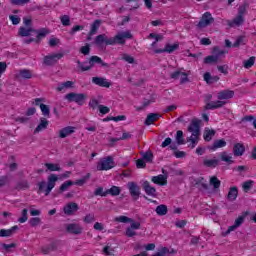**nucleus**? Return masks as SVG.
Returning <instances> with one entry per match:
<instances>
[{
	"mask_svg": "<svg viewBox=\"0 0 256 256\" xmlns=\"http://www.w3.org/2000/svg\"><path fill=\"white\" fill-rule=\"evenodd\" d=\"M37 35V40L36 41H41L42 39H45L49 33H51L50 29L47 28H40L38 30L34 28H25V27H20L18 31V35L20 37H29L31 35Z\"/></svg>",
	"mask_w": 256,
	"mask_h": 256,
	"instance_id": "f257e3e1",
	"label": "nucleus"
},
{
	"mask_svg": "<svg viewBox=\"0 0 256 256\" xmlns=\"http://www.w3.org/2000/svg\"><path fill=\"white\" fill-rule=\"evenodd\" d=\"M57 181H59V177H57L55 174H50L47 178V182L41 181L38 183V193L45 192V196L47 197V195H49V193L55 189V184Z\"/></svg>",
	"mask_w": 256,
	"mask_h": 256,
	"instance_id": "f03ea898",
	"label": "nucleus"
},
{
	"mask_svg": "<svg viewBox=\"0 0 256 256\" xmlns=\"http://www.w3.org/2000/svg\"><path fill=\"white\" fill-rule=\"evenodd\" d=\"M95 63L101 65L102 67H109L108 63L103 62V59L99 56H91L89 59V66H84L81 60H77V65L81 71H91L95 66Z\"/></svg>",
	"mask_w": 256,
	"mask_h": 256,
	"instance_id": "7ed1b4c3",
	"label": "nucleus"
},
{
	"mask_svg": "<svg viewBox=\"0 0 256 256\" xmlns=\"http://www.w3.org/2000/svg\"><path fill=\"white\" fill-rule=\"evenodd\" d=\"M211 99H213V95L212 94H206L204 97V103H206V105L204 106L205 111H213L215 109H221V107H223L224 105H227L226 101H212Z\"/></svg>",
	"mask_w": 256,
	"mask_h": 256,
	"instance_id": "20e7f679",
	"label": "nucleus"
},
{
	"mask_svg": "<svg viewBox=\"0 0 256 256\" xmlns=\"http://www.w3.org/2000/svg\"><path fill=\"white\" fill-rule=\"evenodd\" d=\"M190 75L191 71L185 72V68H178L176 71L170 74V78L174 80L180 79V85H185V83H189Z\"/></svg>",
	"mask_w": 256,
	"mask_h": 256,
	"instance_id": "39448f33",
	"label": "nucleus"
},
{
	"mask_svg": "<svg viewBox=\"0 0 256 256\" xmlns=\"http://www.w3.org/2000/svg\"><path fill=\"white\" fill-rule=\"evenodd\" d=\"M115 167V161L113 157L107 156L100 160L97 164V171H109V169H113Z\"/></svg>",
	"mask_w": 256,
	"mask_h": 256,
	"instance_id": "423d86ee",
	"label": "nucleus"
},
{
	"mask_svg": "<svg viewBox=\"0 0 256 256\" xmlns=\"http://www.w3.org/2000/svg\"><path fill=\"white\" fill-rule=\"evenodd\" d=\"M125 39H133V34L131 32H121L115 37H111L110 40L113 41V45H125Z\"/></svg>",
	"mask_w": 256,
	"mask_h": 256,
	"instance_id": "0eeeda50",
	"label": "nucleus"
},
{
	"mask_svg": "<svg viewBox=\"0 0 256 256\" xmlns=\"http://www.w3.org/2000/svg\"><path fill=\"white\" fill-rule=\"evenodd\" d=\"M189 133H192V137H199L201 135V120L193 118L188 126Z\"/></svg>",
	"mask_w": 256,
	"mask_h": 256,
	"instance_id": "6e6552de",
	"label": "nucleus"
},
{
	"mask_svg": "<svg viewBox=\"0 0 256 256\" xmlns=\"http://www.w3.org/2000/svg\"><path fill=\"white\" fill-rule=\"evenodd\" d=\"M65 99H67L70 103H77L78 105H83V101H85L87 99V95L83 94V93H68L65 96Z\"/></svg>",
	"mask_w": 256,
	"mask_h": 256,
	"instance_id": "1a4fd4ad",
	"label": "nucleus"
},
{
	"mask_svg": "<svg viewBox=\"0 0 256 256\" xmlns=\"http://www.w3.org/2000/svg\"><path fill=\"white\" fill-rule=\"evenodd\" d=\"M215 22V18L211 15L210 12H206L202 15L201 20L197 24L198 29H205V27H209L212 23Z\"/></svg>",
	"mask_w": 256,
	"mask_h": 256,
	"instance_id": "9d476101",
	"label": "nucleus"
},
{
	"mask_svg": "<svg viewBox=\"0 0 256 256\" xmlns=\"http://www.w3.org/2000/svg\"><path fill=\"white\" fill-rule=\"evenodd\" d=\"M88 105L93 111H95V109H98L101 115H107V113L111 111L109 107L99 104V100L95 98H93Z\"/></svg>",
	"mask_w": 256,
	"mask_h": 256,
	"instance_id": "9b49d317",
	"label": "nucleus"
},
{
	"mask_svg": "<svg viewBox=\"0 0 256 256\" xmlns=\"http://www.w3.org/2000/svg\"><path fill=\"white\" fill-rule=\"evenodd\" d=\"M63 53L50 54L44 57L43 64L47 65V67H52V65H56V63L63 59Z\"/></svg>",
	"mask_w": 256,
	"mask_h": 256,
	"instance_id": "f8f14e48",
	"label": "nucleus"
},
{
	"mask_svg": "<svg viewBox=\"0 0 256 256\" xmlns=\"http://www.w3.org/2000/svg\"><path fill=\"white\" fill-rule=\"evenodd\" d=\"M128 189L133 200L137 201V199H139V195H141V188L137 185V183L129 182Z\"/></svg>",
	"mask_w": 256,
	"mask_h": 256,
	"instance_id": "ddd939ff",
	"label": "nucleus"
},
{
	"mask_svg": "<svg viewBox=\"0 0 256 256\" xmlns=\"http://www.w3.org/2000/svg\"><path fill=\"white\" fill-rule=\"evenodd\" d=\"M79 211V204L75 203V202H70L68 204H66L63 207V212L68 216L71 217L73 215H75V213Z\"/></svg>",
	"mask_w": 256,
	"mask_h": 256,
	"instance_id": "4468645a",
	"label": "nucleus"
},
{
	"mask_svg": "<svg viewBox=\"0 0 256 256\" xmlns=\"http://www.w3.org/2000/svg\"><path fill=\"white\" fill-rule=\"evenodd\" d=\"M94 43L97 45V47H102L103 45H113V41L111 38H108L106 34L96 36Z\"/></svg>",
	"mask_w": 256,
	"mask_h": 256,
	"instance_id": "2eb2a0df",
	"label": "nucleus"
},
{
	"mask_svg": "<svg viewBox=\"0 0 256 256\" xmlns=\"http://www.w3.org/2000/svg\"><path fill=\"white\" fill-rule=\"evenodd\" d=\"M67 233L71 235H81L83 233V227L77 223H71L66 226Z\"/></svg>",
	"mask_w": 256,
	"mask_h": 256,
	"instance_id": "dca6fc26",
	"label": "nucleus"
},
{
	"mask_svg": "<svg viewBox=\"0 0 256 256\" xmlns=\"http://www.w3.org/2000/svg\"><path fill=\"white\" fill-rule=\"evenodd\" d=\"M233 97H235V91L233 90H222L217 94L218 101L233 99Z\"/></svg>",
	"mask_w": 256,
	"mask_h": 256,
	"instance_id": "f3484780",
	"label": "nucleus"
},
{
	"mask_svg": "<svg viewBox=\"0 0 256 256\" xmlns=\"http://www.w3.org/2000/svg\"><path fill=\"white\" fill-rule=\"evenodd\" d=\"M142 188L144 189L146 195H148L149 197H157V189L151 186V183H149V181H145L142 185Z\"/></svg>",
	"mask_w": 256,
	"mask_h": 256,
	"instance_id": "a211bd4d",
	"label": "nucleus"
},
{
	"mask_svg": "<svg viewBox=\"0 0 256 256\" xmlns=\"http://www.w3.org/2000/svg\"><path fill=\"white\" fill-rule=\"evenodd\" d=\"M162 115L159 113H149L144 121V125L149 126L153 125L154 121H159L161 119Z\"/></svg>",
	"mask_w": 256,
	"mask_h": 256,
	"instance_id": "6ab92c4d",
	"label": "nucleus"
},
{
	"mask_svg": "<svg viewBox=\"0 0 256 256\" xmlns=\"http://www.w3.org/2000/svg\"><path fill=\"white\" fill-rule=\"evenodd\" d=\"M238 195H239V189L237 188V186H233L229 189L226 199L231 203H233V201L237 200Z\"/></svg>",
	"mask_w": 256,
	"mask_h": 256,
	"instance_id": "aec40b11",
	"label": "nucleus"
},
{
	"mask_svg": "<svg viewBox=\"0 0 256 256\" xmlns=\"http://www.w3.org/2000/svg\"><path fill=\"white\" fill-rule=\"evenodd\" d=\"M152 183H155V185H160V187H163L167 185V176L160 174L158 176H153L151 178Z\"/></svg>",
	"mask_w": 256,
	"mask_h": 256,
	"instance_id": "412c9836",
	"label": "nucleus"
},
{
	"mask_svg": "<svg viewBox=\"0 0 256 256\" xmlns=\"http://www.w3.org/2000/svg\"><path fill=\"white\" fill-rule=\"evenodd\" d=\"M92 83H94V85H98V87H106L107 89L111 87V83H109L107 79L101 77H93Z\"/></svg>",
	"mask_w": 256,
	"mask_h": 256,
	"instance_id": "4be33fe9",
	"label": "nucleus"
},
{
	"mask_svg": "<svg viewBox=\"0 0 256 256\" xmlns=\"http://www.w3.org/2000/svg\"><path fill=\"white\" fill-rule=\"evenodd\" d=\"M73 133H75V127L67 126L59 131V137L60 139H65V137H69V135H73Z\"/></svg>",
	"mask_w": 256,
	"mask_h": 256,
	"instance_id": "5701e85b",
	"label": "nucleus"
},
{
	"mask_svg": "<svg viewBox=\"0 0 256 256\" xmlns=\"http://www.w3.org/2000/svg\"><path fill=\"white\" fill-rule=\"evenodd\" d=\"M245 23V18L243 16H239V14L231 21L228 20L229 27H241Z\"/></svg>",
	"mask_w": 256,
	"mask_h": 256,
	"instance_id": "b1692460",
	"label": "nucleus"
},
{
	"mask_svg": "<svg viewBox=\"0 0 256 256\" xmlns=\"http://www.w3.org/2000/svg\"><path fill=\"white\" fill-rule=\"evenodd\" d=\"M15 231H19V226H13L10 229H1L0 230V237H11L12 235H15Z\"/></svg>",
	"mask_w": 256,
	"mask_h": 256,
	"instance_id": "393cba45",
	"label": "nucleus"
},
{
	"mask_svg": "<svg viewBox=\"0 0 256 256\" xmlns=\"http://www.w3.org/2000/svg\"><path fill=\"white\" fill-rule=\"evenodd\" d=\"M245 153V145L236 143L233 147V155L235 157H241Z\"/></svg>",
	"mask_w": 256,
	"mask_h": 256,
	"instance_id": "a878e982",
	"label": "nucleus"
},
{
	"mask_svg": "<svg viewBox=\"0 0 256 256\" xmlns=\"http://www.w3.org/2000/svg\"><path fill=\"white\" fill-rule=\"evenodd\" d=\"M33 77V73L31 70L23 69L19 70L16 74V79H31Z\"/></svg>",
	"mask_w": 256,
	"mask_h": 256,
	"instance_id": "bb28decb",
	"label": "nucleus"
},
{
	"mask_svg": "<svg viewBox=\"0 0 256 256\" xmlns=\"http://www.w3.org/2000/svg\"><path fill=\"white\" fill-rule=\"evenodd\" d=\"M49 127V121L46 118H40V123L35 128L34 133H40V131H43L44 129H47Z\"/></svg>",
	"mask_w": 256,
	"mask_h": 256,
	"instance_id": "cd10ccee",
	"label": "nucleus"
},
{
	"mask_svg": "<svg viewBox=\"0 0 256 256\" xmlns=\"http://www.w3.org/2000/svg\"><path fill=\"white\" fill-rule=\"evenodd\" d=\"M227 142L225 139H220L214 141L213 145L209 147L210 151H217V149H221L222 147H226Z\"/></svg>",
	"mask_w": 256,
	"mask_h": 256,
	"instance_id": "c85d7f7f",
	"label": "nucleus"
},
{
	"mask_svg": "<svg viewBox=\"0 0 256 256\" xmlns=\"http://www.w3.org/2000/svg\"><path fill=\"white\" fill-rule=\"evenodd\" d=\"M204 81H206L207 85H213V83H217L219 81V76H212L211 73H204Z\"/></svg>",
	"mask_w": 256,
	"mask_h": 256,
	"instance_id": "c756f323",
	"label": "nucleus"
},
{
	"mask_svg": "<svg viewBox=\"0 0 256 256\" xmlns=\"http://www.w3.org/2000/svg\"><path fill=\"white\" fill-rule=\"evenodd\" d=\"M104 195H112V197H117L121 195V188L119 186H112L110 189H107Z\"/></svg>",
	"mask_w": 256,
	"mask_h": 256,
	"instance_id": "7c9ffc66",
	"label": "nucleus"
},
{
	"mask_svg": "<svg viewBox=\"0 0 256 256\" xmlns=\"http://www.w3.org/2000/svg\"><path fill=\"white\" fill-rule=\"evenodd\" d=\"M101 23H103L102 20L96 19V20L91 24V29H90L89 35H96L97 31H99V27H101Z\"/></svg>",
	"mask_w": 256,
	"mask_h": 256,
	"instance_id": "2f4dec72",
	"label": "nucleus"
},
{
	"mask_svg": "<svg viewBox=\"0 0 256 256\" xmlns=\"http://www.w3.org/2000/svg\"><path fill=\"white\" fill-rule=\"evenodd\" d=\"M140 155L146 163H153L154 156L152 151L140 152Z\"/></svg>",
	"mask_w": 256,
	"mask_h": 256,
	"instance_id": "473e14b6",
	"label": "nucleus"
},
{
	"mask_svg": "<svg viewBox=\"0 0 256 256\" xmlns=\"http://www.w3.org/2000/svg\"><path fill=\"white\" fill-rule=\"evenodd\" d=\"M52 251H57V244H55V242H52L50 245L42 248L43 255H49Z\"/></svg>",
	"mask_w": 256,
	"mask_h": 256,
	"instance_id": "72a5a7b5",
	"label": "nucleus"
},
{
	"mask_svg": "<svg viewBox=\"0 0 256 256\" xmlns=\"http://www.w3.org/2000/svg\"><path fill=\"white\" fill-rule=\"evenodd\" d=\"M213 137H215V130L206 128L204 130V140L209 142Z\"/></svg>",
	"mask_w": 256,
	"mask_h": 256,
	"instance_id": "f704fd0d",
	"label": "nucleus"
},
{
	"mask_svg": "<svg viewBox=\"0 0 256 256\" xmlns=\"http://www.w3.org/2000/svg\"><path fill=\"white\" fill-rule=\"evenodd\" d=\"M225 53H228V51L221 50L219 46H214L212 49V55L217 57L218 60L222 55H225Z\"/></svg>",
	"mask_w": 256,
	"mask_h": 256,
	"instance_id": "c9c22d12",
	"label": "nucleus"
},
{
	"mask_svg": "<svg viewBox=\"0 0 256 256\" xmlns=\"http://www.w3.org/2000/svg\"><path fill=\"white\" fill-rule=\"evenodd\" d=\"M89 179H91V173H87L81 179L76 180L74 182V185H78L79 187H82V185H85V183H87V181H89Z\"/></svg>",
	"mask_w": 256,
	"mask_h": 256,
	"instance_id": "e433bc0d",
	"label": "nucleus"
},
{
	"mask_svg": "<svg viewBox=\"0 0 256 256\" xmlns=\"http://www.w3.org/2000/svg\"><path fill=\"white\" fill-rule=\"evenodd\" d=\"M253 185H255V182L253 180L245 181L242 185V189L245 193H249V191L253 189Z\"/></svg>",
	"mask_w": 256,
	"mask_h": 256,
	"instance_id": "4c0bfd02",
	"label": "nucleus"
},
{
	"mask_svg": "<svg viewBox=\"0 0 256 256\" xmlns=\"http://www.w3.org/2000/svg\"><path fill=\"white\" fill-rule=\"evenodd\" d=\"M15 189L16 191H22V189H29V182L27 180L17 182Z\"/></svg>",
	"mask_w": 256,
	"mask_h": 256,
	"instance_id": "58836bf2",
	"label": "nucleus"
},
{
	"mask_svg": "<svg viewBox=\"0 0 256 256\" xmlns=\"http://www.w3.org/2000/svg\"><path fill=\"white\" fill-rule=\"evenodd\" d=\"M175 139H176L177 145H185V138L183 137V131L178 130V131L176 132V137H175Z\"/></svg>",
	"mask_w": 256,
	"mask_h": 256,
	"instance_id": "ea45409f",
	"label": "nucleus"
},
{
	"mask_svg": "<svg viewBox=\"0 0 256 256\" xmlns=\"http://www.w3.org/2000/svg\"><path fill=\"white\" fill-rule=\"evenodd\" d=\"M167 212H168V209H167V205L165 204H161L156 207V213L160 217H163V215H165Z\"/></svg>",
	"mask_w": 256,
	"mask_h": 256,
	"instance_id": "a19ab883",
	"label": "nucleus"
},
{
	"mask_svg": "<svg viewBox=\"0 0 256 256\" xmlns=\"http://www.w3.org/2000/svg\"><path fill=\"white\" fill-rule=\"evenodd\" d=\"M72 185H75V183H74L73 181H71V180L65 181V182H64L63 184H61V186H60V189H59L60 193H63V192H65V191H67V189H69V187H72Z\"/></svg>",
	"mask_w": 256,
	"mask_h": 256,
	"instance_id": "79ce46f5",
	"label": "nucleus"
},
{
	"mask_svg": "<svg viewBox=\"0 0 256 256\" xmlns=\"http://www.w3.org/2000/svg\"><path fill=\"white\" fill-rule=\"evenodd\" d=\"M40 109L44 117H51V109L46 104H40Z\"/></svg>",
	"mask_w": 256,
	"mask_h": 256,
	"instance_id": "37998d69",
	"label": "nucleus"
},
{
	"mask_svg": "<svg viewBox=\"0 0 256 256\" xmlns=\"http://www.w3.org/2000/svg\"><path fill=\"white\" fill-rule=\"evenodd\" d=\"M217 61H219V59L217 58V56H214V54L210 56H206L204 58L205 65H211L213 63H217Z\"/></svg>",
	"mask_w": 256,
	"mask_h": 256,
	"instance_id": "c03bdc74",
	"label": "nucleus"
},
{
	"mask_svg": "<svg viewBox=\"0 0 256 256\" xmlns=\"http://www.w3.org/2000/svg\"><path fill=\"white\" fill-rule=\"evenodd\" d=\"M44 165L48 171H61L59 164L45 163Z\"/></svg>",
	"mask_w": 256,
	"mask_h": 256,
	"instance_id": "a18cd8bd",
	"label": "nucleus"
},
{
	"mask_svg": "<svg viewBox=\"0 0 256 256\" xmlns=\"http://www.w3.org/2000/svg\"><path fill=\"white\" fill-rule=\"evenodd\" d=\"M248 7H249V3H247V2H244L242 5H240L239 8H238V15L240 17H243V15L245 13H247V8Z\"/></svg>",
	"mask_w": 256,
	"mask_h": 256,
	"instance_id": "49530a36",
	"label": "nucleus"
},
{
	"mask_svg": "<svg viewBox=\"0 0 256 256\" xmlns=\"http://www.w3.org/2000/svg\"><path fill=\"white\" fill-rule=\"evenodd\" d=\"M247 215H249L248 212H245L244 215L239 216L235 222L234 225H236V227H241V225H243V223H245V217H247Z\"/></svg>",
	"mask_w": 256,
	"mask_h": 256,
	"instance_id": "de8ad7c7",
	"label": "nucleus"
},
{
	"mask_svg": "<svg viewBox=\"0 0 256 256\" xmlns=\"http://www.w3.org/2000/svg\"><path fill=\"white\" fill-rule=\"evenodd\" d=\"M243 65L245 69H251L255 65V56L250 57L248 60H244Z\"/></svg>",
	"mask_w": 256,
	"mask_h": 256,
	"instance_id": "09e8293b",
	"label": "nucleus"
},
{
	"mask_svg": "<svg viewBox=\"0 0 256 256\" xmlns=\"http://www.w3.org/2000/svg\"><path fill=\"white\" fill-rule=\"evenodd\" d=\"M203 165H205V167H217L219 161L217 159L204 160Z\"/></svg>",
	"mask_w": 256,
	"mask_h": 256,
	"instance_id": "8fccbe9b",
	"label": "nucleus"
},
{
	"mask_svg": "<svg viewBox=\"0 0 256 256\" xmlns=\"http://www.w3.org/2000/svg\"><path fill=\"white\" fill-rule=\"evenodd\" d=\"M210 185H212L214 189H219V187H221V180H219V178H217L216 176H213L210 179Z\"/></svg>",
	"mask_w": 256,
	"mask_h": 256,
	"instance_id": "3c124183",
	"label": "nucleus"
},
{
	"mask_svg": "<svg viewBox=\"0 0 256 256\" xmlns=\"http://www.w3.org/2000/svg\"><path fill=\"white\" fill-rule=\"evenodd\" d=\"M168 174L171 175V177H179V176L183 175V170L169 168Z\"/></svg>",
	"mask_w": 256,
	"mask_h": 256,
	"instance_id": "603ef678",
	"label": "nucleus"
},
{
	"mask_svg": "<svg viewBox=\"0 0 256 256\" xmlns=\"http://www.w3.org/2000/svg\"><path fill=\"white\" fill-rule=\"evenodd\" d=\"M60 21L64 27H69V25H71V17H69V15H63L60 18Z\"/></svg>",
	"mask_w": 256,
	"mask_h": 256,
	"instance_id": "864d4df0",
	"label": "nucleus"
},
{
	"mask_svg": "<svg viewBox=\"0 0 256 256\" xmlns=\"http://www.w3.org/2000/svg\"><path fill=\"white\" fill-rule=\"evenodd\" d=\"M165 49L166 53H173L174 51H177V49H179V44H166Z\"/></svg>",
	"mask_w": 256,
	"mask_h": 256,
	"instance_id": "5fc2aeb1",
	"label": "nucleus"
},
{
	"mask_svg": "<svg viewBox=\"0 0 256 256\" xmlns=\"http://www.w3.org/2000/svg\"><path fill=\"white\" fill-rule=\"evenodd\" d=\"M203 178L199 179L196 181L195 185L196 187H198L199 189H203L204 191H207L209 189V185L206 183H203Z\"/></svg>",
	"mask_w": 256,
	"mask_h": 256,
	"instance_id": "6e6d98bb",
	"label": "nucleus"
},
{
	"mask_svg": "<svg viewBox=\"0 0 256 256\" xmlns=\"http://www.w3.org/2000/svg\"><path fill=\"white\" fill-rule=\"evenodd\" d=\"M232 157L227 155V152L221 153V161H225V163H228L229 165L233 164V160H231Z\"/></svg>",
	"mask_w": 256,
	"mask_h": 256,
	"instance_id": "4d7b16f0",
	"label": "nucleus"
},
{
	"mask_svg": "<svg viewBox=\"0 0 256 256\" xmlns=\"http://www.w3.org/2000/svg\"><path fill=\"white\" fill-rule=\"evenodd\" d=\"M84 223H93L95 221V214L89 213L83 218Z\"/></svg>",
	"mask_w": 256,
	"mask_h": 256,
	"instance_id": "13d9d810",
	"label": "nucleus"
},
{
	"mask_svg": "<svg viewBox=\"0 0 256 256\" xmlns=\"http://www.w3.org/2000/svg\"><path fill=\"white\" fill-rule=\"evenodd\" d=\"M80 53H82V55H89V53H91V45L87 43L85 46H82L80 48Z\"/></svg>",
	"mask_w": 256,
	"mask_h": 256,
	"instance_id": "bf43d9fd",
	"label": "nucleus"
},
{
	"mask_svg": "<svg viewBox=\"0 0 256 256\" xmlns=\"http://www.w3.org/2000/svg\"><path fill=\"white\" fill-rule=\"evenodd\" d=\"M187 142H191V145L189 147H191V149H195L196 145L199 143V141H197V137H193V136H190L187 138Z\"/></svg>",
	"mask_w": 256,
	"mask_h": 256,
	"instance_id": "052dcab7",
	"label": "nucleus"
},
{
	"mask_svg": "<svg viewBox=\"0 0 256 256\" xmlns=\"http://www.w3.org/2000/svg\"><path fill=\"white\" fill-rule=\"evenodd\" d=\"M167 255H169V248L163 247L161 250H159L152 256H167Z\"/></svg>",
	"mask_w": 256,
	"mask_h": 256,
	"instance_id": "680f3d73",
	"label": "nucleus"
},
{
	"mask_svg": "<svg viewBox=\"0 0 256 256\" xmlns=\"http://www.w3.org/2000/svg\"><path fill=\"white\" fill-rule=\"evenodd\" d=\"M29 224L31 225V227H37V225L41 224V218H39V217L31 218L29 220Z\"/></svg>",
	"mask_w": 256,
	"mask_h": 256,
	"instance_id": "e2e57ef3",
	"label": "nucleus"
},
{
	"mask_svg": "<svg viewBox=\"0 0 256 256\" xmlns=\"http://www.w3.org/2000/svg\"><path fill=\"white\" fill-rule=\"evenodd\" d=\"M27 213H28V210L27 208H24L22 210V217H20L18 219L19 223H25L27 221V219H29V217H27Z\"/></svg>",
	"mask_w": 256,
	"mask_h": 256,
	"instance_id": "0e129e2a",
	"label": "nucleus"
},
{
	"mask_svg": "<svg viewBox=\"0 0 256 256\" xmlns=\"http://www.w3.org/2000/svg\"><path fill=\"white\" fill-rule=\"evenodd\" d=\"M240 45H245V36H239L233 44V47H239Z\"/></svg>",
	"mask_w": 256,
	"mask_h": 256,
	"instance_id": "69168bd1",
	"label": "nucleus"
},
{
	"mask_svg": "<svg viewBox=\"0 0 256 256\" xmlns=\"http://www.w3.org/2000/svg\"><path fill=\"white\" fill-rule=\"evenodd\" d=\"M9 19L12 22V25H19V23H21V18L17 15H10Z\"/></svg>",
	"mask_w": 256,
	"mask_h": 256,
	"instance_id": "338daca9",
	"label": "nucleus"
},
{
	"mask_svg": "<svg viewBox=\"0 0 256 256\" xmlns=\"http://www.w3.org/2000/svg\"><path fill=\"white\" fill-rule=\"evenodd\" d=\"M122 59H123V61H126V63H130V64L135 63V58L133 56L128 55V54H123Z\"/></svg>",
	"mask_w": 256,
	"mask_h": 256,
	"instance_id": "774afa93",
	"label": "nucleus"
}]
</instances>
